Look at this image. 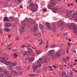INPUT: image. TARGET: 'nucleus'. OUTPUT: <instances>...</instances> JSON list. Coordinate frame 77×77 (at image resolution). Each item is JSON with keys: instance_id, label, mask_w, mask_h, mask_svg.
Here are the masks:
<instances>
[{"instance_id": "obj_1", "label": "nucleus", "mask_w": 77, "mask_h": 77, "mask_svg": "<svg viewBox=\"0 0 77 77\" xmlns=\"http://www.w3.org/2000/svg\"><path fill=\"white\" fill-rule=\"evenodd\" d=\"M74 10H69L67 12V16L68 17H71L72 14V13H74Z\"/></svg>"}, {"instance_id": "obj_2", "label": "nucleus", "mask_w": 77, "mask_h": 77, "mask_svg": "<svg viewBox=\"0 0 77 77\" xmlns=\"http://www.w3.org/2000/svg\"><path fill=\"white\" fill-rule=\"evenodd\" d=\"M1 62L3 63H5L6 62V60H8V58L7 57H1Z\"/></svg>"}, {"instance_id": "obj_3", "label": "nucleus", "mask_w": 77, "mask_h": 77, "mask_svg": "<svg viewBox=\"0 0 77 77\" xmlns=\"http://www.w3.org/2000/svg\"><path fill=\"white\" fill-rule=\"evenodd\" d=\"M58 26L60 27H64V24L62 21L58 22Z\"/></svg>"}, {"instance_id": "obj_4", "label": "nucleus", "mask_w": 77, "mask_h": 77, "mask_svg": "<svg viewBox=\"0 0 77 77\" xmlns=\"http://www.w3.org/2000/svg\"><path fill=\"white\" fill-rule=\"evenodd\" d=\"M38 29V26H35L34 28H32L31 29V31L32 32H35Z\"/></svg>"}, {"instance_id": "obj_5", "label": "nucleus", "mask_w": 77, "mask_h": 77, "mask_svg": "<svg viewBox=\"0 0 77 77\" xmlns=\"http://www.w3.org/2000/svg\"><path fill=\"white\" fill-rule=\"evenodd\" d=\"M30 52L29 51H25L23 54V55L24 56H26V55L27 56H30Z\"/></svg>"}, {"instance_id": "obj_6", "label": "nucleus", "mask_w": 77, "mask_h": 77, "mask_svg": "<svg viewBox=\"0 0 77 77\" xmlns=\"http://www.w3.org/2000/svg\"><path fill=\"white\" fill-rule=\"evenodd\" d=\"M11 73L14 75H18V73L17 72L13 70L11 71Z\"/></svg>"}, {"instance_id": "obj_7", "label": "nucleus", "mask_w": 77, "mask_h": 77, "mask_svg": "<svg viewBox=\"0 0 77 77\" xmlns=\"http://www.w3.org/2000/svg\"><path fill=\"white\" fill-rule=\"evenodd\" d=\"M50 3L52 5H56L57 2L54 0H52L50 2Z\"/></svg>"}, {"instance_id": "obj_8", "label": "nucleus", "mask_w": 77, "mask_h": 77, "mask_svg": "<svg viewBox=\"0 0 77 77\" xmlns=\"http://www.w3.org/2000/svg\"><path fill=\"white\" fill-rule=\"evenodd\" d=\"M3 21H8L9 22L10 21L8 17H4Z\"/></svg>"}, {"instance_id": "obj_9", "label": "nucleus", "mask_w": 77, "mask_h": 77, "mask_svg": "<svg viewBox=\"0 0 77 77\" xmlns=\"http://www.w3.org/2000/svg\"><path fill=\"white\" fill-rule=\"evenodd\" d=\"M46 25L49 29H51V26L50 25V23L47 22L46 23Z\"/></svg>"}, {"instance_id": "obj_10", "label": "nucleus", "mask_w": 77, "mask_h": 77, "mask_svg": "<svg viewBox=\"0 0 77 77\" xmlns=\"http://www.w3.org/2000/svg\"><path fill=\"white\" fill-rule=\"evenodd\" d=\"M20 32H23L24 31V28L23 26H21L20 28Z\"/></svg>"}, {"instance_id": "obj_11", "label": "nucleus", "mask_w": 77, "mask_h": 77, "mask_svg": "<svg viewBox=\"0 0 77 77\" xmlns=\"http://www.w3.org/2000/svg\"><path fill=\"white\" fill-rule=\"evenodd\" d=\"M73 32L75 33H77V26H75L73 29Z\"/></svg>"}, {"instance_id": "obj_12", "label": "nucleus", "mask_w": 77, "mask_h": 77, "mask_svg": "<svg viewBox=\"0 0 77 77\" xmlns=\"http://www.w3.org/2000/svg\"><path fill=\"white\" fill-rule=\"evenodd\" d=\"M7 32H11V29H9V28H6L4 29Z\"/></svg>"}, {"instance_id": "obj_13", "label": "nucleus", "mask_w": 77, "mask_h": 77, "mask_svg": "<svg viewBox=\"0 0 77 77\" xmlns=\"http://www.w3.org/2000/svg\"><path fill=\"white\" fill-rule=\"evenodd\" d=\"M11 24L8 23H7L5 25V27H11Z\"/></svg>"}, {"instance_id": "obj_14", "label": "nucleus", "mask_w": 77, "mask_h": 77, "mask_svg": "<svg viewBox=\"0 0 77 77\" xmlns=\"http://www.w3.org/2000/svg\"><path fill=\"white\" fill-rule=\"evenodd\" d=\"M62 77H67V75H66V73L64 72H63L62 73Z\"/></svg>"}, {"instance_id": "obj_15", "label": "nucleus", "mask_w": 77, "mask_h": 77, "mask_svg": "<svg viewBox=\"0 0 77 77\" xmlns=\"http://www.w3.org/2000/svg\"><path fill=\"white\" fill-rule=\"evenodd\" d=\"M73 72L72 71H70L69 72V77H72V76H73Z\"/></svg>"}, {"instance_id": "obj_16", "label": "nucleus", "mask_w": 77, "mask_h": 77, "mask_svg": "<svg viewBox=\"0 0 77 77\" xmlns=\"http://www.w3.org/2000/svg\"><path fill=\"white\" fill-rule=\"evenodd\" d=\"M30 10L32 11V12H33L34 11H37V9L35 8H33L30 9Z\"/></svg>"}, {"instance_id": "obj_17", "label": "nucleus", "mask_w": 77, "mask_h": 77, "mask_svg": "<svg viewBox=\"0 0 77 77\" xmlns=\"http://www.w3.org/2000/svg\"><path fill=\"white\" fill-rule=\"evenodd\" d=\"M35 22L34 20H32L31 22L30 25L32 26H33L35 25Z\"/></svg>"}, {"instance_id": "obj_18", "label": "nucleus", "mask_w": 77, "mask_h": 77, "mask_svg": "<svg viewBox=\"0 0 77 77\" xmlns=\"http://www.w3.org/2000/svg\"><path fill=\"white\" fill-rule=\"evenodd\" d=\"M21 0H16L15 3L16 4H20L21 3Z\"/></svg>"}, {"instance_id": "obj_19", "label": "nucleus", "mask_w": 77, "mask_h": 77, "mask_svg": "<svg viewBox=\"0 0 77 77\" xmlns=\"http://www.w3.org/2000/svg\"><path fill=\"white\" fill-rule=\"evenodd\" d=\"M75 26H73V25H69L68 27L70 29H74V27H75Z\"/></svg>"}, {"instance_id": "obj_20", "label": "nucleus", "mask_w": 77, "mask_h": 77, "mask_svg": "<svg viewBox=\"0 0 77 77\" xmlns=\"http://www.w3.org/2000/svg\"><path fill=\"white\" fill-rule=\"evenodd\" d=\"M39 28L41 30H42V29H44V26L40 24L39 25Z\"/></svg>"}, {"instance_id": "obj_21", "label": "nucleus", "mask_w": 77, "mask_h": 77, "mask_svg": "<svg viewBox=\"0 0 77 77\" xmlns=\"http://www.w3.org/2000/svg\"><path fill=\"white\" fill-rule=\"evenodd\" d=\"M38 41H40V43L39 44V45H42V43H43V40L39 39L38 40Z\"/></svg>"}, {"instance_id": "obj_22", "label": "nucleus", "mask_w": 77, "mask_h": 77, "mask_svg": "<svg viewBox=\"0 0 77 77\" xmlns=\"http://www.w3.org/2000/svg\"><path fill=\"white\" fill-rule=\"evenodd\" d=\"M58 10V8H55L53 10H52L53 12H56Z\"/></svg>"}, {"instance_id": "obj_23", "label": "nucleus", "mask_w": 77, "mask_h": 77, "mask_svg": "<svg viewBox=\"0 0 77 77\" xmlns=\"http://www.w3.org/2000/svg\"><path fill=\"white\" fill-rule=\"evenodd\" d=\"M48 8L49 9H53V6L50 5H48Z\"/></svg>"}, {"instance_id": "obj_24", "label": "nucleus", "mask_w": 77, "mask_h": 77, "mask_svg": "<svg viewBox=\"0 0 77 77\" xmlns=\"http://www.w3.org/2000/svg\"><path fill=\"white\" fill-rule=\"evenodd\" d=\"M53 51L51 50L49 51L48 54L49 56H51L53 54Z\"/></svg>"}, {"instance_id": "obj_25", "label": "nucleus", "mask_w": 77, "mask_h": 77, "mask_svg": "<svg viewBox=\"0 0 77 77\" xmlns=\"http://www.w3.org/2000/svg\"><path fill=\"white\" fill-rule=\"evenodd\" d=\"M61 59L62 61H63L66 62V59H65L64 57H62L61 58Z\"/></svg>"}, {"instance_id": "obj_26", "label": "nucleus", "mask_w": 77, "mask_h": 77, "mask_svg": "<svg viewBox=\"0 0 77 77\" xmlns=\"http://www.w3.org/2000/svg\"><path fill=\"white\" fill-rule=\"evenodd\" d=\"M3 73H4V74L5 75H7L8 74H10V73H9L8 72L5 70L3 71Z\"/></svg>"}, {"instance_id": "obj_27", "label": "nucleus", "mask_w": 77, "mask_h": 77, "mask_svg": "<svg viewBox=\"0 0 77 77\" xmlns=\"http://www.w3.org/2000/svg\"><path fill=\"white\" fill-rule=\"evenodd\" d=\"M77 15V11H76L75 12V13L73 14L72 16V18H74V17H75Z\"/></svg>"}, {"instance_id": "obj_28", "label": "nucleus", "mask_w": 77, "mask_h": 77, "mask_svg": "<svg viewBox=\"0 0 77 77\" xmlns=\"http://www.w3.org/2000/svg\"><path fill=\"white\" fill-rule=\"evenodd\" d=\"M52 26H53V28L54 29H56V26H55V24H54V23H51Z\"/></svg>"}, {"instance_id": "obj_29", "label": "nucleus", "mask_w": 77, "mask_h": 77, "mask_svg": "<svg viewBox=\"0 0 77 77\" xmlns=\"http://www.w3.org/2000/svg\"><path fill=\"white\" fill-rule=\"evenodd\" d=\"M33 60H34V58L32 57L29 60V62H33Z\"/></svg>"}, {"instance_id": "obj_30", "label": "nucleus", "mask_w": 77, "mask_h": 77, "mask_svg": "<svg viewBox=\"0 0 77 77\" xmlns=\"http://www.w3.org/2000/svg\"><path fill=\"white\" fill-rule=\"evenodd\" d=\"M56 56L57 57H59L60 56V54L59 53H56Z\"/></svg>"}, {"instance_id": "obj_31", "label": "nucleus", "mask_w": 77, "mask_h": 77, "mask_svg": "<svg viewBox=\"0 0 77 77\" xmlns=\"http://www.w3.org/2000/svg\"><path fill=\"white\" fill-rule=\"evenodd\" d=\"M51 59H54V58H56V56L52 54V55H51Z\"/></svg>"}, {"instance_id": "obj_32", "label": "nucleus", "mask_w": 77, "mask_h": 77, "mask_svg": "<svg viewBox=\"0 0 77 77\" xmlns=\"http://www.w3.org/2000/svg\"><path fill=\"white\" fill-rule=\"evenodd\" d=\"M37 63L38 64V67H41V66H42V64H41V63L40 62H39V61H38L37 62Z\"/></svg>"}, {"instance_id": "obj_33", "label": "nucleus", "mask_w": 77, "mask_h": 77, "mask_svg": "<svg viewBox=\"0 0 77 77\" xmlns=\"http://www.w3.org/2000/svg\"><path fill=\"white\" fill-rule=\"evenodd\" d=\"M32 68H38V65H35V64L33 63L32 65Z\"/></svg>"}, {"instance_id": "obj_34", "label": "nucleus", "mask_w": 77, "mask_h": 77, "mask_svg": "<svg viewBox=\"0 0 77 77\" xmlns=\"http://www.w3.org/2000/svg\"><path fill=\"white\" fill-rule=\"evenodd\" d=\"M11 65L12 66H15L17 65V63H11Z\"/></svg>"}, {"instance_id": "obj_35", "label": "nucleus", "mask_w": 77, "mask_h": 77, "mask_svg": "<svg viewBox=\"0 0 77 77\" xmlns=\"http://www.w3.org/2000/svg\"><path fill=\"white\" fill-rule=\"evenodd\" d=\"M0 77H7L5 75L1 73L0 74Z\"/></svg>"}, {"instance_id": "obj_36", "label": "nucleus", "mask_w": 77, "mask_h": 77, "mask_svg": "<svg viewBox=\"0 0 77 77\" xmlns=\"http://www.w3.org/2000/svg\"><path fill=\"white\" fill-rule=\"evenodd\" d=\"M42 63H44V61L43 60V59L42 58H41L39 60Z\"/></svg>"}, {"instance_id": "obj_37", "label": "nucleus", "mask_w": 77, "mask_h": 77, "mask_svg": "<svg viewBox=\"0 0 77 77\" xmlns=\"http://www.w3.org/2000/svg\"><path fill=\"white\" fill-rule=\"evenodd\" d=\"M36 53L37 54L39 55L40 53H41V51L39 50H36Z\"/></svg>"}, {"instance_id": "obj_38", "label": "nucleus", "mask_w": 77, "mask_h": 77, "mask_svg": "<svg viewBox=\"0 0 77 77\" xmlns=\"http://www.w3.org/2000/svg\"><path fill=\"white\" fill-rule=\"evenodd\" d=\"M41 33L40 32L38 33L37 35V37L38 38H39L40 37H41Z\"/></svg>"}, {"instance_id": "obj_39", "label": "nucleus", "mask_w": 77, "mask_h": 77, "mask_svg": "<svg viewBox=\"0 0 77 77\" xmlns=\"http://www.w3.org/2000/svg\"><path fill=\"white\" fill-rule=\"evenodd\" d=\"M11 62L10 61H7L5 63L6 65H9L10 63H11Z\"/></svg>"}, {"instance_id": "obj_40", "label": "nucleus", "mask_w": 77, "mask_h": 77, "mask_svg": "<svg viewBox=\"0 0 77 77\" xmlns=\"http://www.w3.org/2000/svg\"><path fill=\"white\" fill-rule=\"evenodd\" d=\"M56 45H54V44H53V45H52L50 47V48H55V47H56Z\"/></svg>"}, {"instance_id": "obj_41", "label": "nucleus", "mask_w": 77, "mask_h": 77, "mask_svg": "<svg viewBox=\"0 0 77 77\" xmlns=\"http://www.w3.org/2000/svg\"><path fill=\"white\" fill-rule=\"evenodd\" d=\"M57 68V70L58 71H60L62 70L63 68Z\"/></svg>"}, {"instance_id": "obj_42", "label": "nucleus", "mask_w": 77, "mask_h": 77, "mask_svg": "<svg viewBox=\"0 0 77 77\" xmlns=\"http://www.w3.org/2000/svg\"><path fill=\"white\" fill-rule=\"evenodd\" d=\"M35 6V5L33 4H32L30 5V7H31V8H33Z\"/></svg>"}, {"instance_id": "obj_43", "label": "nucleus", "mask_w": 77, "mask_h": 77, "mask_svg": "<svg viewBox=\"0 0 77 77\" xmlns=\"http://www.w3.org/2000/svg\"><path fill=\"white\" fill-rule=\"evenodd\" d=\"M10 19L11 21H12V22H13V21H14V18H13V17H10Z\"/></svg>"}, {"instance_id": "obj_44", "label": "nucleus", "mask_w": 77, "mask_h": 77, "mask_svg": "<svg viewBox=\"0 0 77 77\" xmlns=\"http://www.w3.org/2000/svg\"><path fill=\"white\" fill-rule=\"evenodd\" d=\"M28 51H30V52H32L33 51L32 50V49L29 48H27Z\"/></svg>"}, {"instance_id": "obj_45", "label": "nucleus", "mask_w": 77, "mask_h": 77, "mask_svg": "<svg viewBox=\"0 0 77 77\" xmlns=\"http://www.w3.org/2000/svg\"><path fill=\"white\" fill-rule=\"evenodd\" d=\"M14 58H17L18 57V55L16 54L15 53H14Z\"/></svg>"}, {"instance_id": "obj_46", "label": "nucleus", "mask_w": 77, "mask_h": 77, "mask_svg": "<svg viewBox=\"0 0 77 77\" xmlns=\"http://www.w3.org/2000/svg\"><path fill=\"white\" fill-rule=\"evenodd\" d=\"M33 71L34 72H35L36 70L37 69V68H33Z\"/></svg>"}, {"instance_id": "obj_47", "label": "nucleus", "mask_w": 77, "mask_h": 77, "mask_svg": "<svg viewBox=\"0 0 77 77\" xmlns=\"http://www.w3.org/2000/svg\"><path fill=\"white\" fill-rule=\"evenodd\" d=\"M11 45H12L11 44H10V45L7 44L5 46V47H10V46H11Z\"/></svg>"}, {"instance_id": "obj_48", "label": "nucleus", "mask_w": 77, "mask_h": 77, "mask_svg": "<svg viewBox=\"0 0 77 77\" xmlns=\"http://www.w3.org/2000/svg\"><path fill=\"white\" fill-rule=\"evenodd\" d=\"M26 47L27 48H30V47H31V46L30 45H26Z\"/></svg>"}, {"instance_id": "obj_49", "label": "nucleus", "mask_w": 77, "mask_h": 77, "mask_svg": "<svg viewBox=\"0 0 77 77\" xmlns=\"http://www.w3.org/2000/svg\"><path fill=\"white\" fill-rule=\"evenodd\" d=\"M6 75V76H7L8 77H12V76H11V75H10V74H8L7 75Z\"/></svg>"}, {"instance_id": "obj_50", "label": "nucleus", "mask_w": 77, "mask_h": 77, "mask_svg": "<svg viewBox=\"0 0 77 77\" xmlns=\"http://www.w3.org/2000/svg\"><path fill=\"white\" fill-rule=\"evenodd\" d=\"M67 34L68 33H65L64 34H63V36H67Z\"/></svg>"}, {"instance_id": "obj_51", "label": "nucleus", "mask_w": 77, "mask_h": 77, "mask_svg": "<svg viewBox=\"0 0 77 77\" xmlns=\"http://www.w3.org/2000/svg\"><path fill=\"white\" fill-rule=\"evenodd\" d=\"M3 32V29H0V34H2Z\"/></svg>"}, {"instance_id": "obj_52", "label": "nucleus", "mask_w": 77, "mask_h": 77, "mask_svg": "<svg viewBox=\"0 0 77 77\" xmlns=\"http://www.w3.org/2000/svg\"><path fill=\"white\" fill-rule=\"evenodd\" d=\"M34 37H36V36L37 35V33H35L34 34Z\"/></svg>"}, {"instance_id": "obj_53", "label": "nucleus", "mask_w": 77, "mask_h": 77, "mask_svg": "<svg viewBox=\"0 0 77 77\" xmlns=\"http://www.w3.org/2000/svg\"><path fill=\"white\" fill-rule=\"evenodd\" d=\"M8 68V70H10V71L12 69H13V68Z\"/></svg>"}, {"instance_id": "obj_54", "label": "nucleus", "mask_w": 77, "mask_h": 77, "mask_svg": "<svg viewBox=\"0 0 77 77\" xmlns=\"http://www.w3.org/2000/svg\"><path fill=\"white\" fill-rule=\"evenodd\" d=\"M44 62H45V63H48V61H47V60H46L45 59H44Z\"/></svg>"}, {"instance_id": "obj_55", "label": "nucleus", "mask_w": 77, "mask_h": 77, "mask_svg": "<svg viewBox=\"0 0 77 77\" xmlns=\"http://www.w3.org/2000/svg\"><path fill=\"white\" fill-rule=\"evenodd\" d=\"M22 23H23V24H24V26H26V23H24V22L22 21Z\"/></svg>"}, {"instance_id": "obj_56", "label": "nucleus", "mask_w": 77, "mask_h": 77, "mask_svg": "<svg viewBox=\"0 0 77 77\" xmlns=\"http://www.w3.org/2000/svg\"><path fill=\"white\" fill-rule=\"evenodd\" d=\"M35 75V74H30L29 75V76H34Z\"/></svg>"}, {"instance_id": "obj_57", "label": "nucleus", "mask_w": 77, "mask_h": 77, "mask_svg": "<svg viewBox=\"0 0 77 77\" xmlns=\"http://www.w3.org/2000/svg\"><path fill=\"white\" fill-rule=\"evenodd\" d=\"M25 47V45H22L21 46V48H24V47Z\"/></svg>"}, {"instance_id": "obj_58", "label": "nucleus", "mask_w": 77, "mask_h": 77, "mask_svg": "<svg viewBox=\"0 0 77 77\" xmlns=\"http://www.w3.org/2000/svg\"><path fill=\"white\" fill-rule=\"evenodd\" d=\"M52 68V66H46L45 68Z\"/></svg>"}, {"instance_id": "obj_59", "label": "nucleus", "mask_w": 77, "mask_h": 77, "mask_svg": "<svg viewBox=\"0 0 77 77\" xmlns=\"http://www.w3.org/2000/svg\"><path fill=\"white\" fill-rule=\"evenodd\" d=\"M19 74L22 75L23 74V73L22 72H19Z\"/></svg>"}, {"instance_id": "obj_60", "label": "nucleus", "mask_w": 77, "mask_h": 77, "mask_svg": "<svg viewBox=\"0 0 77 77\" xmlns=\"http://www.w3.org/2000/svg\"><path fill=\"white\" fill-rule=\"evenodd\" d=\"M72 52H74L75 53H76V52L75 51V50H72L71 51Z\"/></svg>"}, {"instance_id": "obj_61", "label": "nucleus", "mask_w": 77, "mask_h": 77, "mask_svg": "<svg viewBox=\"0 0 77 77\" xmlns=\"http://www.w3.org/2000/svg\"><path fill=\"white\" fill-rule=\"evenodd\" d=\"M15 38L16 41H18V40L19 39V38L18 37H16Z\"/></svg>"}, {"instance_id": "obj_62", "label": "nucleus", "mask_w": 77, "mask_h": 77, "mask_svg": "<svg viewBox=\"0 0 77 77\" xmlns=\"http://www.w3.org/2000/svg\"><path fill=\"white\" fill-rule=\"evenodd\" d=\"M25 59L26 60H28L29 59V57H26V58Z\"/></svg>"}, {"instance_id": "obj_63", "label": "nucleus", "mask_w": 77, "mask_h": 77, "mask_svg": "<svg viewBox=\"0 0 77 77\" xmlns=\"http://www.w3.org/2000/svg\"><path fill=\"white\" fill-rule=\"evenodd\" d=\"M52 70H53V69L52 68H49V71H52Z\"/></svg>"}, {"instance_id": "obj_64", "label": "nucleus", "mask_w": 77, "mask_h": 77, "mask_svg": "<svg viewBox=\"0 0 77 77\" xmlns=\"http://www.w3.org/2000/svg\"><path fill=\"white\" fill-rule=\"evenodd\" d=\"M75 22H77V17H76V18H75Z\"/></svg>"}]
</instances>
